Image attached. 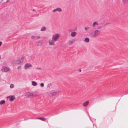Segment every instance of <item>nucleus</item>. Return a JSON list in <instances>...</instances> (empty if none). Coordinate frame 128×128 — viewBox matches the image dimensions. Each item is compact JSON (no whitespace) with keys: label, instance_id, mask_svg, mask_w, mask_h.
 I'll return each instance as SVG.
<instances>
[{"label":"nucleus","instance_id":"nucleus-1","mask_svg":"<svg viewBox=\"0 0 128 128\" xmlns=\"http://www.w3.org/2000/svg\"><path fill=\"white\" fill-rule=\"evenodd\" d=\"M24 58L23 57L19 58L18 59H15L13 61V63L16 66L21 64L23 63Z\"/></svg>","mask_w":128,"mask_h":128},{"label":"nucleus","instance_id":"nucleus-2","mask_svg":"<svg viewBox=\"0 0 128 128\" xmlns=\"http://www.w3.org/2000/svg\"><path fill=\"white\" fill-rule=\"evenodd\" d=\"M60 34H54L52 37V40L55 42L57 41L60 37Z\"/></svg>","mask_w":128,"mask_h":128},{"label":"nucleus","instance_id":"nucleus-3","mask_svg":"<svg viewBox=\"0 0 128 128\" xmlns=\"http://www.w3.org/2000/svg\"><path fill=\"white\" fill-rule=\"evenodd\" d=\"M100 32L98 30H96L94 32V33L92 36L93 38H95L100 34Z\"/></svg>","mask_w":128,"mask_h":128},{"label":"nucleus","instance_id":"nucleus-4","mask_svg":"<svg viewBox=\"0 0 128 128\" xmlns=\"http://www.w3.org/2000/svg\"><path fill=\"white\" fill-rule=\"evenodd\" d=\"M10 70L9 68L8 67L4 66L2 68V70L3 72H7L8 71Z\"/></svg>","mask_w":128,"mask_h":128},{"label":"nucleus","instance_id":"nucleus-5","mask_svg":"<svg viewBox=\"0 0 128 128\" xmlns=\"http://www.w3.org/2000/svg\"><path fill=\"white\" fill-rule=\"evenodd\" d=\"M32 66V65L30 64H26L24 67L25 69H26L28 68L31 67Z\"/></svg>","mask_w":128,"mask_h":128},{"label":"nucleus","instance_id":"nucleus-6","mask_svg":"<svg viewBox=\"0 0 128 128\" xmlns=\"http://www.w3.org/2000/svg\"><path fill=\"white\" fill-rule=\"evenodd\" d=\"M57 11L59 12H60L62 11V10L60 8H57L54 10L52 11V12H54Z\"/></svg>","mask_w":128,"mask_h":128},{"label":"nucleus","instance_id":"nucleus-7","mask_svg":"<svg viewBox=\"0 0 128 128\" xmlns=\"http://www.w3.org/2000/svg\"><path fill=\"white\" fill-rule=\"evenodd\" d=\"M33 94L32 93L29 92H28L26 93V96L27 97H29L30 96H32Z\"/></svg>","mask_w":128,"mask_h":128},{"label":"nucleus","instance_id":"nucleus-8","mask_svg":"<svg viewBox=\"0 0 128 128\" xmlns=\"http://www.w3.org/2000/svg\"><path fill=\"white\" fill-rule=\"evenodd\" d=\"M57 94V92H54L52 93H50L49 94H48L50 96H51L56 95Z\"/></svg>","mask_w":128,"mask_h":128},{"label":"nucleus","instance_id":"nucleus-9","mask_svg":"<svg viewBox=\"0 0 128 128\" xmlns=\"http://www.w3.org/2000/svg\"><path fill=\"white\" fill-rule=\"evenodd\" d=\"M76 32H71L70 35L72 37H75L76 35Z\"/></svg>","mask_w":128,"mask_h":128},{"label":"nucleus","instance_id":"nucleus-10","mask_svg":"<svg viewBox=\"0 0 128 128\" xmlns=\"http://www.w3.org/2000/svg\"><path fill=\"white\" fill-rule=\"evenodd\" d=\"M54 42V41L52 40H50L49 41V44L50 45H54L55 44Z\"/></svg>","mask_w":128,"mask_h":128},{"label":"nucleus","instance_id":"nucleus-11","mask_svg":"<svg viewBox=\"0 0 128 128\" xmlns=\"http://www.w3.org/2000/svg\"><path fill=\"white\" fill-rule=\"evenodd\" d=\"M98 23L96 22H93L92 24V26L93 27H95L98 26Z\"/></svg>","mask_w":128,"mask_h":128},{"label":"nucleus","instance_id":"nucleus-12","mask_svg":"<svg viewBox=\"0 0 128 128\" xmlns=\"http://www.w3.org/2000/svg\"><path fill=\"white\" fill-rule=\"evenodd\" d=\"M8 98H9L10 101H12L15 99L14 97L13 96H10Z\"/></svg>","mask_w":128,"mask_h":128},{"label":"nucleus","instance_id":"nucleus-13","mask_svg":"<svg viewBox=\"0 0 128 128\" xmlns=\"http://www.w3.org/2000/svg\"><path fill=\"white\" fill-rule=\"evenodd\" d=\"M89 102L88 101H87L84 103L82 105L84 106H86L88 105Z\"/></svg>","mask_w":128,"mask_h":128},{"label":"nucleus","instance_id":"nucleus-14","mask_svg":"<svg viewBox=\"0 0 128 128\" xmlns=\"http://www.w3.org/2000/svg\"><path fill=\"white\" fill-rule=\"evenodd\" d=\"M32 85L33 86H35L37 85V83L34 81H32Z\"/></svg>","mask_w":128,"mask_h":128},{"label":"nucleus","instance_id":"nucleus-15","mask_svg":"<svg viewBox=\"0 0 128 128\" xmlns=\"http://www.w3.org/2000/svg\"><path fill=\"white\" fill-rule=\"evenodd\" d=\"M37 119H38L41 120H42L43 121H45L46 120V119L44 118H37Z\"/></svg>","mask_w":128,"mask_h":128},{"label":"nucleus","instance_id":"nucleus-16","mask_svg":"<svg viewBox=\"0 0 128 128\" xmlns=\"http://www.w3.org/2000/svg\"><path fill=\"white\" fill-rule=\"evenodd\" d=\"M46 30V28L45 26L42 27L41 29L40 30L42 31H45Z\"/></svg>","mask_w":128,"mask_h":128},{"label":"nucleus","instance_id":"nucleus-17","mask_svg":"<svg viewBox=\"0 0 128 128\" xmlns=\"http://www.w3.org/2000/svg\"><path fill=\"white\" fill-rule=\"evenodd\" d=\"M74 42L72 41V40H70L68 41V44L69 45H71Z\"/></svg>","mask_w":128,"mask_h":128},{"label":"nucleus","instance_id":"nucleus-18","mask_svg":"<svg viewBox=\"0 0 128 128\" xmlns=\"http://www.w3.org/2000/svg\"><path fill=\"white\" fill-rule=\"evenodd\" d=\"M5 102L4 100H1L0 102V104L2 105L4 104H5Z\"/></svg>","mask_w":128,"mask_h":128},{"label":"nucleus","instance_id":"nucleus-19","mask_svg":"<svg viewBox=\"0 0 128 128\" xmlns=\"http://www.w3.org/2000/svg\"><path fill=\"white\" fill-rule=\"evenodd\" d=\"M90 41V40L89 38H86L84 40V41L85 42H89Z\"/></svg>","mask_w":128,"mask_h":128},{"label":"nucleus","instance_id":"nucleus-20","mask_svg":"<svg viewBox=\"0 0 128 128\" xmlns=\"http://www.w3.org/2000/svg\"><path fill=\"white\" fill-rule=\"evenodd\" d=\"M42 43L40 41L38 42H37V44L38 46H40L42 45Z\"/></svg>","mask_w":128,"mask_h":128},{"label":"nucleus","instance_id":"nucleus-21","mask_svg":"<svg viewBox=\"0 0 128 128\" xmlns=\"http://www.w3.org/2000/svg\"><path fill=\"white\" fill-rule=\"evenodd\" d=\"M90 28V27L89 26H87L85 27L84 28V29L85 30H88Z\"/></svg>","mask_w":128,"mask_h":128},{"label":"nucleus","instance_id":"nucleus-22","mask_svg":"<svg viewBox=\"0 0 128 128\" xmlns=\"http://www.w3.org/2000/svg\"><path fill=\"white\" fill-rule=\"evenodd\" d=\"M14 85L13 84H11L10 86V88H14Z\"/></svg>","mask_w":128,"mask_h":128},{"label":"nucleus","instance_id":"nucleus-23","mask_svg":"<svg viewBox=\"0 0 128 128\" xmlns=\"http://www.w3.org/2000/svg\"><path fill=\"white\" fill-rule=\"evenodd\" d=\"M40 85L41 86V87H42L44 86V84L43 83H41L40 84Z\"/></svg>","mask_w":128,"mask_h":128},{"label":"nucleus","instance_id":"nucleus-24","mask_svg":"<svg viewBox=\"0 0 128 128\" xmlns=\"http://www.w3.org/2000/svg\"><path fill=\"white\" fill-rule=\"evenodd\" d=\"M21 68V66H19L18 67V69H20Z\"/></svg>","mask_w":128,"mask_h":128},{"label":"nucleus","instance_id":"nucleus-25","mask_svg":"<svg viewBox=\"0 0 128 128\" xmlns=\"http://www.w3.org/2000/svg\"><path fill=\"white\" fill-rule=\"evenodd\" d=\"M36 39H39L40 38V37L38 36H36Z\"/></svg>","mask_w":128,"mask_h":128},{"label":"nucleus","instance_id":"nucleus-26","mask_svg":"<svg viewBox=\"0 0 128 128\" xmlns=\"http://www.w3.org/2000/svg\"><path fill=\"white\" fill-rule=\"evenodd\" d=\"M35 37V36H32V37H31V38H32V39H34Z\"/></svg>","mask_w":128,"mask_h":128},{"label":"nucleus","instance_id":"nucleus-27","mask_svg":"<svg viewBox=\"0 0 128 128\" xmlns=\"http://www.w3.org/2000/svg\"><path fill=\"white\" fill-rule=\"evenodd\" d=\"M2 44V42H0V46H1Z\"/></svg>","mask_w":128,"mask_h":128},{"label":"nucleus","instance_id":"nucleus-28","mask_svg":"<svg viewBox=\"0 0 128 128\" xmlns=\"http://www.w3.org/2000/svg\"><path fill=\"white\" fill-rule=\"evenodd\" d=\"M51 86V84H48V86Z\"/></svg>","mask_w":128,"mask_h":128},{"label":"nucleus","instance_id":"nucleus-29","mask_svg":"<svg viewBox=\"0 0 128 128\" xmlns=\"http://www.w3.org/2000/svg\"><path fill=\"white\" fill-rule=\"evenodd\" d=\"M79 72H81V70H79Z\"/></svg>","mask_w":128,"mask_h":128},{"label":"nucleus","instance_id":"nucleus-30","mask_svg":"<svg viewBox=\"0 0 128 128\" xmlns=\"http://www.w3.org/2000/svg\"><path fill=\"white\" fill-rule=\"evenodd\" d=\"M125 0L128 2V0Z\"/></svg>","mask_w":128,"mask_h":128},{"label":"nucleus","instance_id":"nucleus-31","mask_svg":"<svg viewBox=\"0 0 128 128\" xmlns=\"http://www.w3.org/2000/svg\"><path fill=\"white\" fill-rule=\"evenodd\" d=\"M1 58V56H0V58Z\"/></svg>","mask_w":128,"mask_h":128}]
</instances>
